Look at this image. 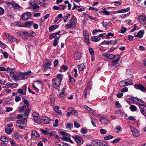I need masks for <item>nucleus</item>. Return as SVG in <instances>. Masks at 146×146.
I'll return each mask as SVG.
<instances>
[{
    "label": "nucleus",
    "instance_id": "774afa93",
    "mask_svg": "<svg viewBox=\"0 0 146 146\" xmlns=\"http://www.w3.org/2000/svg\"><path fill=\"white\" fill-rule=\"evenodd\" d=\"M0 44L1 47L2 48H5L6 47V45L3 42H2L0 40Z\"/></svg>",
    "mask_w": 146,
    "mask_h": 146
},
{
    "label": "nucleus",
    "instance_id": "f257e3e1",
    "mask_svg": "<svg viewBox=\"0 0 146 146\" xmlns=\"http://www.w3.org/2000/svg\"><path fill=\"white\" fill-rule=\"evenodd\" d=\"M62 75L58 74L56 78H54L52 79L53 82L52 84L54 88L57 89L58 88L62 80Z\"/></svg>",
    "mask_w": 146,
    "mask_h": 146
},
{
    "label": "nucleus",
    "instance_id": "a19ab883",
    "mask_svg": "<svg viewBox=\"0 0 146 146\" xmlns=\"http://www.w3.org/2000/svg\"><path fill=\"white\" fill-rule=\"evenodd\" d=\"M111 42V40H104L102 43L101 44H102L108 45L110 44Z\"/></svg>",
    "mask_w": 146,
    "mask_h": 146
},
{
    "label": "nucleus",
    "instance_id": "f3484780",
    "mask_svg": "<svg viewBox=\"0 0 146 146\" xmlns=\"http://www.w3.org/2000/svg\"><path fill=\"white\" fill-rule=\"evenodd\" d=\"M5 132L8 135L11 134L13 131V129L12 128L6 127L5 129Z\"/></svg>",
    "mask_w": 146,
    "mask_h": 146
},
{
    "label": "nucleus",
    "instance_id": "a878e982",
    "mask_svg": "<svg viewBox=\"0 0 146 146\" xmlns=\"http://www.w3.org/2000/svg\"><path fill=\"white\" fill-rule=\"evenodd\" d=\"M129 9V8L128 7L126 9H124L119 10L117 11V13H125L128 11Z\"/></svg>",
    "mask_w": 146,
    "mask_h": 146
},
{
    "label": "nucleus",
    "instance_id": "f03ea898",
    "mask_svg": "<svg viewBox=\"0 0 146 146\" xmlns=\"http://www.w3.org/2000/svg\"><path fill=\"white\" fill-rule=\"evenodd\" d=\"M130 100L133 102V104H139L140 106L145 105V103L143 100L138 98L136 97H132L130 98Z\"/></svg>",
    "mask_w": 146,
    "mask_h": 146
},
{
    "label": "nucleus",
    "instance_id": "7c9ffc66",
    "mask_svg": "<svg viewBox=\"0 0 146 146\" xmlns=\"http://www.w3.org/2000/svg\"><path fill=\"white\" fill-rule=\"evenodd\" d=\"M42 120L44 121V123L46 124H48L50 122V120L47 117H43Z\"/></svg>",
    "mask_w": 146,
    "mask_h": 146
},
{
    "label": "nucleus",
    "instance_id": "6e6552de",
    "mask_svg": "<svg viewBox=\"0 0 146 146\" xmlns=\"http://www.w3.org/2000/svg\"><path fill=\"white\" fill-rule=\"evenodd\" d=\"M135 88L137 89H139L142 92H145L146 88L141 84H138L134 85Z\"/></svg>",
    "mask_w": 146,
    "mask_h": 146
},
{
    "label": "nucleus",
    "instance_id": "79ce46f5",
    "mask_svg": "<svg viewBox=\"0 0 146 146\" xmlns=\"http://www.w3.org/2000/svg\"><path fill=\"white\" fill-rule=\"evenodd\" d=\"M10 84V86L13 88H16L18 85V84L16 83H11Z\"/></svg>",
    "mask_w": 146,
    "mask_h": 146
},
{
    "label": "nucleus",
    "instance_id": "0e129e2a",
    "mask_svg": "<svg viewBox=\"0 0 146 146\" xmlns=\"http://www.w3.org/2000/svg\"><path fill=\"white\" fill-rule=\"evenodd\" d=\"M61 69H63L64 71H65L68 69V67L66 66L63 65L61 66Z\"/></svg>",
    "mask_w": 146,
    "mask_h": 146
},
{
    "label": "nucleus",
    "instance_id": "2eb2a0df",
    "mask_svg": "<svg viewBox=\"0 0 146 146\" xmlns=\"http://www.w3.org/2000/svg\"><path fill=\"white\" fill-rule=\"evenodd\" d=\"M74 57L75 60H80L81 58L80 52L78 51L75 52L74 54Z\"/></svg>",
    "mask_w": 146,
    "mask_h": 146
},
{
    "label": "nucleus",
    "instance_id": "c756f323",
    "mask_svg": "<svg viewBox=\"0 0 146 146\" xmlns=\"http://www.w3.org/2000/svg\"><path fill=\"white\" fill-rule=\"evenodd\" d=\"M15 138L17 140H19L21 139V135L18 133H15L14 134Z\"/></svg>",
    "mask_w": 146,
    "mask_h": 146
},
{
    "label": "nucleus",
    "instance_id": "1a4fd4ad",
    "mask_svg": "<svg viewBox=\"0 0 146 146\" xmlns=\"http://www.w3.org/2000/svg\"><path fill=\"white\" fill-rule=\"evenodd\" d=\"M51 64V61H48L45 64L43 65L42 68L44 71L47 70L48 69L51 68L50 66Z\"/></svg>",
    "mask_w": 146,
    "mask_h": 146
},
{
    "label": "nucleus",
    "instance_id": "4be33fe9",
    "mask_svg": "<svg viewBox=\"0 0 146 146\" xmlns=\"http://www.w3.org/2000/svg\"><path fill=\"white\" fill-rule=\"evenodd\" d=\"M99 120L102 123H107L108 122V120L106 119L105 118L103 117H100Z\"/></svg>",
    "mask_w": 146,
    "mask_h": 146
},
{
    "label": "nucleus",
    "instance_id": "ea45409f",
    "mask_svg": "<svg viewBox=\"0 0 146 146\" xmlns=\"http://www.w3.org/2000/svg\"><path fill=\"white\" fill-rule=\"evenodd\" d=\"M88 132L87 129L85 128H82L80 131V132L83 135H84Z\"/></svg>",
    "mask_w": 146,
    "mask_h": 146
},
{
    "label": "nucleus",
    "instance_id": "ddd939ff",
    "mask_svg": "<svg viewBox=\"0 0 146 146\" xmlns=\"http://www.w3.org/2000/svg\"><path fill=\"white\" fill-rule=\"evenodd\" d=\"M131 130L133 135L134 136L137 137L139 135L138 131L133 127H131Z\"/></svg>",
    "mask_w": 146,
    "mask_h": 146
},
{
    "label": "nucleus",
    "instance_id": "c9c22d12",
    "mask_svg": "<svg viewBox=\"0 0 146 146\" xmlns=\"http://www.w3.org/2000/svg\"><path fill=\"white\" fill-rule=\"evenodd\" d=\"M65 27L68 28H71L72 27H74V25L71 23V22H70L68 24H66L65 26Z\"/></svg>",
    "mask_w": 146,
    "mask_h": 146
},
{
    "label": "nucleus",
    "instance_id": "bb28decb",
    "mask_svg": "<svg viewBox=\"0 0 146 146\" xmlns=\"http://www.w3.org/2000/svg\"><path fill=\"white\" fill-rule=\"evenodd\" d=\"M8 39L9 41H10L11 43H13L17 40L16 38L15 37H13L11 35Z\"/></svg>",
    "mask_w": 146,
    "mask_h": 146
},
{
    "label": "nucleus",
    "instance_id": "052dcab7",
    "mask_svg": "<svg viewBox=\"0 0 146 146\" xmlns=\"http://www.w3.org/2000/svg\"><path fill=\"white\" fill-rule=\"evenodd\" d=\"M21 100V98L18 96H16L15 97V101L17 102Z\"/></svg>",
    "mask_w": 146,
    "mask_h": 146
},
{
    "label": "nucleus",
    "instance_id": "de8ad7c7",
    "mask_svg": "<svg viewBox=\"0 0 146 146\" xmlns=\"http://www.w3.org/2000/svg\"><path fill=\"white\" fill-rule=\"evenodd\" d=\"M126 30H127L126 28L124 27H123L121 28V30L119 32L120 33H124L126 31Z\"/></svg>",
    "mask_w": 146,
    "mask_h": 146
},
{
    "label": "nucleus",
    "instance_id": "680f3d73",
    "mask_svg": "<svg viewBox=\"0 0 146 146\" xmlns=\"http://www.w3.org/2000/svg\"><path fill=\"white\" fill-rule=\"evenodd\" d=\"M115 104L116 107L118 108H119L121 107L120 104L118 101L116 102Z\"/></svg>",
    "mask_w": 146,
    "mask_h": 146
},
{
    "label": "nucleus",
    "instance_id": "412c9836",
    "mask_svg": "<svg viewBox=\"0 0 146 146\" xmlns=\"http://www.w3.org/2000/svg\"><path fill=\"white\" fill-rule=\"evenodd\" d=\"M126 81L124 82L125 85L127 86L128 85H132L133 84V83L132 82V81L131 79H127Z\"/></svg>",
    "mask_w": 146,
    "mask_h": 146
},
{
    "label": "nucleus",
    "instance_id": "c03bdc74",
    "mask_svg": "<svg viewBox=\"0 0 146 146\" xmlns=\"http://www.w3.org/2000/svg\"><path fill=\"white\" fill-rule=\"evenodd\" d=\"M23 102L25 106H27V107L28 108L29 106V102L26 100H24L23 101Z\"/></svg>",
    "mask_w": 146,
    "mask_h": 146
},
{
    "label": "nucleus",
    "instance_id": "f704fd0d",
    "mask_svg": "<svg viewBox=\"0 0 146 146\" xmlns=\"http://www.w3.org/2000/svg\"><path fill=\"white\" fill-rule=\"evenodd\" d=\"M74 25V27H75L76 25L77 22L76 19V17L72 18L71 19L70 21Z\"/></svg>",
    "mask_w": 146,
    "mask_h": 146
},
{
    "label": "nucleus",
    "instance_id": "5701e85b",
    "mask_svg": "<svg viewBox=\"0 0 146 146\" xmlns=\"http://www.w3.org/2000/svg\"><path fill=\"white\" fill-rule=\"evenodd\" d=\"M33 119L34 120L35 122L37 123L38 124L40 123L41 121L40 117L38 116L37 117H33Z\"/></svg>",
    "mask_w": 146,
    "mask_h": 146
},
{
    "label": "nucleus",
    "instance_id": "7ed1b4c3",
    "mask_svg": "<svg viewBox=\"0 0 146 146\" xmlns=\"http://www.w3.org/2000/svg\"><path fill=\"white\" fill-rule=\"evenodd\" d=\"M31 71H30L26 72H19V80H25L29 77L28 75L31 73Z\"/></svg>",
    "mask_w": 146,
    "mask_h": 146
},
{
    "label": "nucleus",
    "instance_id": "c85d7f7f",
    "mask_svg": "<svg viewBox=\"0 0 146 146\" xmlns=\"http://www.w3.org/2000/svg\"><path fill=\"white\" fill-rule=\"evenodd\" d=\"M100 38L98 36H94L92 37V40L94 42H97L100 40Z\"/></svg>",
    "mask_w": 146,
    "mask_h": 146
},
{
    "label": "nucleus",
    "instance_id": "4c0bfd02",
    "mask_svg": "<svg viewBox=\"0 0 146 146\" xmlns=\"http://www.w3.org/2000/svg\"><path fill=\"white\" fill-rule=\"evenodd\" d=\"M0 139L3 142L7 141H8L9 140V139L4 136H1V137Z\"/></svg>",
    "mask_w": 146,
    "mask_h": 146
},
{
    "label": "nucleus",
    "instance_id": "0eeeda50",
    "mask_svg": "<svg viewBox=\"0 0 146 146\" xmlns=\"http://www.w3.org/2000/svg\"><path fill=\"white\" fill-rule=\"evenodd\" d=\"M92 143L93 146H102L103 142L100 140L96 139L92 141Z\"/></svg>",
    "mask_w": 146,
    "mask_h": 146
},
{
    "label": "nucleus",
    "instance_id": "e433bc0d",
    "mask_svg": "<svg viewBox=\"0 0 146 146\" xmlns=\"http://www.w3.org/2000/svg\"><path fill=\"white\" fill-rule=\"evenodd\" d=\"M65 89L64 88H63L62 89V92L60 93V94L59 95L61 97H63L64 96L66 95V94L65 92Z\"/></svg>",
    "mask_w": 146,
    "mask_h": 146
},
{
    "label": "nucleus",
    "instance_id": "a18cd8bd",
    "mask_svg": "<svg viewBox=\"0 0 146 146\" xmlns=\"http://www.w3.org/2000/svg\"><path fill=\"white\" fill-rule=\"evenodd\" d=\"M100 132L102 134H106L107 132L106 130L103 129H100Z\"/></svg>",
    "mask_w": 146,
    "mask_h": 146
},
{
    "label": "nucleus",
    "instance_id": "72a5a7b5",
    "mask_svg": "<svg viewBox=\"0 0 146 146\" xmlns=\"http://www.w3.org/2000/svg\"><path fill=\"white\" fill-rule=\"evenodd\" d=\"M33 24V21H27L25 23V25L26 27H28L29 26H31Z\"/></svg>",
    "mask_w": 146,
    "mask_h": 146
},
{
    "label": "nucleus",
    "instance_id": "39448f33",
    "mask_svg": "<svg viewBox=\"0 0 146 146\" xmlns=\"http://www.w3.org/2000/svg\"><path fill=\"white\" fill-rule=\"evenodd\" d=\"M72 137L74 139L75 141L78 144L82 145L83 143V139L80 136L76 135L74 136H72Z\"/></svg>",
    "mask_w": 146,
    "mask_h": 146
},
{
    "label": "nucleus",
    "instance_id": "4d7b16f0",
    "mask_svg": "<svg viewBox=\"0 0 146 146\" xmlns=\"http://www.w3.org/2000/svg\"><path fill=\"white\" fill-rule=\"evenodd\" d=\"M41 131L42 134L44 135L47 134L48 133V131L43 129H41Z\"/></svg>",
    "mask_w": 146,
    "mask_h": 146
},
{
    "label": "nucleus",
    "instance_id": "dca6fc26",
    "mask_svg": "<svg viewBox=\"0 0 146 146\" xmlns=\"http://www.w3.org/2000/svg\"><path fill=\"white\" fill-rule=\"evenodd\" d=\"M144 34V30H140L137 33V35L135 36V37H138L139 38H141Z\"/></svg>",
    "mask_w": 146,
    "mask_h": 146
},
{
    "label": "nucleus",
    "instance_id": "9b49d317",
    "mask_svg": "<svg viewBox=\"0 0 146 146\" xmlns=\"http://www.w3.org/2000/svg\"><path fill=\"white\" fill-rule=\"evenodd\" d=\"M102 55L105 58L108 59H112L116 57L115 55L112 54L104 53L102 54Z\"/></svg>",
    "mask_w": 146,
    "mask_h": 146
},
{
    "label": "nucleus",
    "instance_id": "a211bd4d",
    "mask_svg": "<svg viewBox=\"0 0 146 146\" xmlns=\"http://www.w3.org/2000/svg\"><path fill=\"white\" fill-rule=\"evenodd\" d=\"M27 118V117L26 118H24L21 120H17V123H20L21 124H26Z\"/></svg>",
    "mask_w": 146,
    "mask_h": 146
},
{
    "label": "nucleus",
    "instance_id": "f8f14e48",
    "mask_svg": "<svg viewBox=\"0 0 146 146\" xmlns=\"http://www.w3.org/2000/svg\"><path fill=\"white\" fill-rule=\"evenodd\" d=\"M31 17V14L30 13L26 12L24 13L22 17V19L24 21L27 20Z\"/></svg>",
    "mask_w": 146,
    "mask_h": 146
},
{
    "label": "nucleus",
    "instance_id": "09e8293b",
    "mask_svg": "<svg viewBox=\"0 0 146 146\" xmlns=\"http://www.w3.org/2000/svg\"><path fill=\"white\" fill-rule=\"evenodd\" d=\"M83 34L84 36L85 39H87L89 38L88 34L86 33V31H84L83 33Z\"/></svg>",
    "mask_w": 146,
    "mask_h": 146
},
{
    "label": "nucleus",
    "instance_id": "6e6d98bb",
    "mask_svg": "<svg viewBox=\"0 0 146 146\" xmlns=\"http://www.w3.org/2000/svg\"><path fill=\"white\" fill-rule=\"evenodd\" d=\"M74 127L76 128H79L80 127L81 125L78 124L77 122L74 121Z\"/></svg>",
    "mask_w": 146,
    "mask_h": 146
},
{
    "label": "nucleus",
    "instance_id": "3c124183",
    "mask_svg": "<svg viewBox=\"0 0 146 146\" xmlns=\"http://www.w3.org/2000/svg\"><path fill=\"white\" fill-rule=\"evenodd\" d=\"M120 140V138H117L116 139H115L113 140L112 141H111V143H116L119 142Z\"/></svg>",
    "mask_w": 146,
    "mask_h": 146
},
{
    "label": "nucleus",
    "instance_id": "423d86ee",
    "mask_svg": "<svg viewBox=\"0 0 146 146\" xmlns=\"http://www.w3.org/2000/svg\"><path fill=\"white\" fill-rule=\"evenodd\" d=\"M10 76L13 80L15 81L19 80V72L12 70L10 72Z\"/></svg>",
    "mask_w": 146,
    "mask_h": 146
},
{
    "label": "nucleus",
    "instance_id": "393cba45",
    "mask_svg": "<svg viewBox=\"0 0 146 146\" xmlns=\"http://www.w3.org/2000/svg\"><path fill=\"white\" fill-rule=\"evenodd\" d=\"M58 27V25H51L49 27V30L50 31H52Z\"/></svg>",
    "mask_w": 146,
    "mask_h": 146
},
{
    "label": "nucleus",
    "instance_id": "5fc2aeb1",
    "mask_svg": "<svg viewBox=\"0 0 146 146\" xmlns=\"http://www.w3.org/2000/svg\"><path fill=\"white\" fill-rule=\"evenodd\" d=\"M39 8V6L36 4H34L33 6V9L34 10L37 9H38Z\"/></svg>",
    "mask_w": 146,
    "mask_h": 146
},
{
    "label": "nucleus",
    "instance_id": "37998d69",
    "mask_svg": "<svg viewBox=\"0 0 146 146\" xmlns=\"http://www.w3.org/2000/svg\"><path fill=\"white\" fill-rule=\"evenodd\" d=\"M113 138V136L111 135H109L108 136L104 137V139L105 140H108L109 139H112Z\"/></svg>",
    "mask_w": 146,
    "mask_h": 146
},
{
    "label": "nucleus",
    "instance_id": "338daca9",
    "mask_svg": "<svg viewBox=\"0 0 146 146\" xmlns=\"http://www.w3.org/2000/svg\"><path fill=\"white\" fill-rule=\"evenodd\" d=\"M128 91V88L127 87H124L121 90V92H126Z\"/></svg>",
    "mask_w": 146,
    "mask_h": 146
},
{
    "label": "nucleus",
    "instance_id": "cd10ccee",
    "mask_svg": "<svg viewBox=\"0 0 146 146\" xmlns=\"http://www.w3.org/2000/svg\"><path fill=\"white\" fill-rule=\"evenodd\" d=\"M139 19L141 23H144L146 18L144 16H140L139 17Z\"/></svg>",
    "mask_w": 146,
    "mask_h": 146
},
{
    "label": "nucleus",
    "instance_id": "8fccbe9b",
    "mask_svg": "<svg viewBox=\"0 0 146 146\" xmlns=\"http://www.w3.org/2000/svg\"><path fill=\"white\" fill-rule=\"evenodd\" d=\"M29 109H27L25 111L24 115L25 116H28L29 113Z\"/></svg>",
    "mask_w": 146,
    "mask_h": 146
},
{
    "label": "nucleus",
    "instance_id": "864d4df0",
    "mask_svg": "<svg viewBox=\"0 0 146 146\" xmlns=\"http://www.w3.org/2000/svg\"><path fill=\"white\" fill-rule=\"evenodd\" d=\"M125 80L121 81L120 82L119 85L120 86L124 87L125 86H126L125 85V84H124V81Z\"/></svg>",
    "mask_w": 146,
    "mask_h": 146
},
{
    "label": "nucleus",
    "instance_id": "aec40b11",
    "mask_svg": "<svg viewBox=\"0 0 146 146\" xmlns=\"http://www.w3.org/2000/svg\"><path fill=\"white\" fill-rule=\"evenodd\" d=\"M31 136L32 137H38L40 136L39 134L35 130H33L32 131Z\"/></svg>",
    "mask_w": 146,
    "mask_h": 146
},
{
    "label": "nucleus",
    "instance_id": "13d9d810",
    "mask_svg": "<svg viewBox=\"0 0 146 146\" xmlns=\"http://www.w3.org/2000/svg\"><path fill=\"white\" fill-rule=\"evenodd\" d=\"M55 123L53 124V126L54 127H57L58 125V120L57 119H56L55 121Z\"/></svg>",
    "mask_w": 146,
    "mask_h": 146
},
{
    "label": "nucleus",
    "instance_id": "2f4dec72",
    "mask_svg": "<svg viewBox=\"0 0 146 146\" xmlns=\"http://www.w3.org/2000/svg\"><path fill=\"white\" fill-rule=\"evenodd\" d=\"M130 110L132 111H135L137 110V107L134 105H131L130 106Z\"/></svg>",
    "mask_w": 146,
    "mask_h": 146
},
{
    "label": "nucleus",
    "instance_id": "58836bf2",
    "mask_svg": "<svg viewBox=\"0 0 146 146\" xmlns=\"http://www.w3.org/2000/svg\"><path fill=\"white\" fill-rule=\"evenodd\" d=\"M73 127V124L71 123H69L67 124L66 126V128L69 129H71Z\"/></svg>",
    "mask_w": 146,
    "mask_h": 146
},
{
    "label": "nucleus",
    "instance_id": "49530a36",
    "mask_svg": "<svg viewBox=\"0 0 146 146\" xmlns=\"http://www.w3.org/2000/svg\"><path fill=\"white\" fill-rule=\"evenodd\" d=\"M54 109L55 111L57 112L60 113L61 112V111L60 110L59 107L57 106H55L54 108Z\"/></svg>",
    "mask_w": 146,
    "mask_h": 146
},
{
    "label": "nucleus",
    "instance_id": "e2e57ef3",
    "mask_svg": "<svg viewBox=\"0 0 146 146\" xmlns=\"http://www.w3.org/2000/svg\"><path fill=\"white\" fill-rule=\"evenodd\" d=\"M60 9L64 10L66 8V6L64 5H59Z\"/></svg>",
    "mask_w": 146,
    "mask_h": 146
},
{
    "label": "nucleus",
    "instance_id": "69168bd1",
    "mask_svg": "<svg viewBox=\"0 0 146 146\" xmlns=\"http://www.w3.org/2000/svg\"><path fill=\"white\" fill-rule=\"evenodd\" d=\"M133 36L131 35H129L128 36V39L130 41H132L133 39Z\"/></svg>",
    "mask_w": 146,
    "mask_h": 146
},
{
    "label": "nucleus",
    "instance_id": "b1692460",
    "mask_svg": "<svg viewBox=\"0 0 146 146\" xmlns=\"http://www.w3.org/2000/svg\"><path fill=\"white\" fill-rule=\"evenodd\" d=\"M78 68L80 71H82L84 70L85 67V65L83 64H81L78 66Z\"/></svg>",
    "mask_w": 146,
    "mask_h": 146
},
{
    "label": "nucleus",
    "instance_id": "9d476101",
    "mask_svg": "<svg viewBox=\"0 0 146 146\" xmlns=\"http://www.w3.org/2000/svg\"><path fill=\"white\" fill-rule=\"evenodd\" d=\"M140 110L141 113L146 118V106L145 105L139 106Z\"/></svg>",
    "mask_w": 146,
    "mask_h": 146
},
{
    "label": "nucleus",
    "instance_id": "bf43d9fd",
    "mask_svg": "<svg viewBox=\"0 0 146 146\" xmlns=\"http://www.w3.org/2000/svg\"><path fill=\"white\" fill-rule=\"evenodd\" d=\"M89 51L91 55H94V52L92 48H90L89 49Z\"/></svg>",
    "mask_w": 146,
    "mask_h": 146
},
{
    "label": "nucleus",
    "instance_id": "20e7f679",
    "mask_svg": "<svg viewBox=\"0 0 146 146\" xmlns=\"http://www.w3.org/2000/svg\"><path fill=\"white\" fill-rule=\"evenodd\" d=\"M32 86L36 92L39 91L38 88L42 85L41 81L37 80L32 84Z\"/></svg>",
    "mask_w": 146,
    "mask_h": 146
},
{
    "label": "nucleus",
    "instance_id": "603ef678",
    "mask_svg": "<svg viewBox=\"0 0 146 146\" xmlns=\"http://www.w3.org/2000/svg\"><path fill=\"white\" fill-rule=\"evenodd\" d=\"M60 134L61 135H63L64 136H66L67 135L68 136V135H70V134H68L67 133L65 132L64 131H61L60 132Z\"/></svg>",
    "mask_w": 146,
    "mask_h": 146
},
{
    "label": "nucleus",
    "instance_id": "4468645a",
    "mask_svg": "<svg viewBox=\"0 0 146 146\" xmlns=\"http://www.w3.org/2000/svg\"><path fill=\"white\" fill-rule=\"evenodd\" d=\"M22 34H23V35H25V36H28L30 37L33 36V34H35V33L33 31L31 32L30 33H29L27 32L26 31H22L21 33Z\"/></svg>",
    "mask_w": 146,
    "mask_h": 146
},
{
    "label": "nucleus",
    "instance_id": "473e14b6",
    "mask_svg": "<svg viewBox=\"0 0 146 146\" xmlns=\"http://www.w3.org/2000/svg\"><path fill=\"white\" fill-rule=\"evenodd\" d=\"M120 59V58L119 57L117 58L116 60L113 59L112 60L113 66H115L119 61Z\"/></svg>",
    "mask_w": 146,
    "mask_h": 146
},
{
    "label": "nucleus",
    "instance_id": "6ab92c4d",
    "mask_svg": "<svg viewBox=\"0 0 146 146\" xmlns=\"http://www.w3.org/2000/svg\"><path fill=\"white\" fill-rule=\"evenodd\" d=\"M12 6L15 9H19L21 7L20 6L15 2L13 1L12 3Z\"/></svg>",
    "mask_w": 146,
    "mask_h": 146
}]
</instances>
